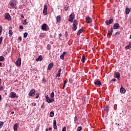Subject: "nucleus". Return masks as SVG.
Wrapping results in <instances>:
<instances>
[{"mask_svg":"<svg viewBox=\"0 0 131 131\" xmlns=\"http://www.w3.org/2000/svg\"><path fill=\"white\" fill-rule=\"evenodd\" d=\"M46 100L47 102H48L49 104H50V103H53V102L55 101V99H50V97H49V95L46 96Z\"/></svg>","mask_w":131,"mask_h":131,"instance_id":"obj_1","label":"nucleus"},{"mask_svg":"<svg viewBox=\"0 0 131 131\" xmlns=\"http://www.w3.org/2000/svg\"><path fill=\"white\" fill-rule=\"evenodd\" d=\"M4 17L5 19H8V21H12V17H11V15H10V14H9V13H6L4 15Z\"/></svg>","mask_w":131,"mask_h":131,"instance_id":"obj_2","label":"nucleus"},{"mask_svg":"<svg viewBox=\"0 0 131 131\" xmlns=\"http://www.w3.org/2000/svg\"><path fill=\"white\" fill-rule=\"evenodd\" d=\"M85 20L86 23L88 24H91L93 22V20L92 19V18L90 17L89 16H86L85 17Z\"/></svg>","mask_w":131,"mask_h":131,"instance_id":"obj_3","label":"nucleus"},{"mask_svg":"<svg viewBox=\"0 0 131 131\" xmlns=\"http://www.w3.org/2000/svg\"><path fill=\"white\" fill-rule=\"evenodd\" d=\"M43 14V15H48V6H47L46 5H44Z\"/></svg>","mask_w":131,"mask_h":131,"instance_id":"obj_4","label":"nucleus"},{"mask_svg":"<svg viewBox=\"0 0 131 131\" xmlns=\"http://www.w3.org/2000/svg\"><path fill=\"white\" fill-rule=\"evenodd\" d=\"M74 14H71L70 16H69V18L68 19V21H69L70 22H71V23H72L73 22V20L74 19Z\"/></svg>","mask_w":131,"mask_h":131,"instance_id":"obj_5","label":"nucleus"},{"mask_svg":"<svg viewBox=\"0 0 131 131\" xmlns=\"http://www.w3.org/2000/svg\"><path fill=\"white\" fill-rule=\"evenodd\" d=\"M34 95H35V89L31 90L29 93V96L32 97V96H34Z\"/></svg>","mask_w":131,"mask_h":131,"instance_id":"obj_6","label":"nucleus"},{"mask_svg":"<svg viewBox=\"0 0 131 131\" xmlns=\"http://www.w3.org/2000/svg\"><path fill=\"white\" fill-rule=\"evenodd\" d=\"M15 64L16 65V66H17V67H20V66H21V58H18V59L15 62Z\"/></svg>","mask_w":131,"mask_h":131,"instance_id":"obj_7","label":"nucleus"},{"mask_svg":"<svg viewBox=\"0 0 131 131\" xmlns=\"http://www.w3.org/2000/svg\"><path fill=\"white\" fill-rule=\"evenodd\" d=\"M48 25L46 24H43L41 26V29L43 30V31H47L48 30Z\"/></svg>","mask_w":131,"mask_h":131,"instance_id":"obj_8","label":"nucleus"},{"mask_svg":"<svg viewBox=\"0 0 131 131\" xmlns=\"http://www.w3.org/2000/svg\"><path fill=\"white\" fill-rule=\"evenodd\" d=\"M112 23H113V19H110L108 20H106L105 21L106 25H110V24H112Z\"/></svg>","mask_w":131,"mask_h":131,"instance_id":"obj_9","label":"nucleus"},{"mask_svg":"<svg viewBox=\"0 0 131 131\" xmlns=\"http://www.w3.org/2000/svg\"><path fill=\"white\" fill-rule=\"evenodd\" d=\"M16 96H17V94L15 92H11L10 93V98L11 99H14V98H16Z\"/></svg>","mask_w":131,"mask_h":131,"instance_id":"obj_10","label":"nucleus"},{"mask_svg":"<svg viewBox=\"0 0 131 131\" xmlns=\"http://www.w3.org/2000/svg\"><path fill=\"white\" fill-rule=\"evenodd\" d=\"M10 6L12 9H14L17 6V2H10Z\"/></svg>","mask_w":131,"mask_h":131,"instance_id":"obj_11","label":"nucleus"},{"mask_svg":"<svg viewBox=\"0 0 131 131\" xmlns=\"http://www.w3.org/2000/svg\"><path fill=\"white\" fill-rule=\"evenodd\" d=\"M61 19H62V17H61V15H58L56 17V22H57V23H61Z\"/></svg>","mask_w":131,"mask_h":131,"instance_id":"obj_12","label":"nucleus"},{"mask_svg":"<svg viewBox=\"0 0 131 131\" xmlns=\"http://www.w3.org/2000/svg\"><path fill=\"white\" fill-rule=\"evenodd\" d=\"M18 127H19V124L16 123L13 126L14 131H17L18 129Z\"/></svg>","mask_w":131,"mask_h":131,"instance_id":"obj_13","label":"nucleus"},{"mask_svg":"<svg viewBox=\"0 0 131 131\" xmlns=\"http://www.w3.org/2000/svg\"><path fill=\"white\" fill-rule=\"evenodd\" d=\"M62 72V69H59L58 72L56 74V77H60L61 76V73Z\"/></svg>","mask_w":131,"mask_h":131,"instance_id":"obj_14","label":"nucleus"},{"mask_svg":"<svg viewBox=\"0 0 131 131\" xmlns=\"http://www.w3.org/2000/svg\"><path fill=\"white\" fill-rule=\"evenodd\" d=\"M115 74L118 80H120V73L119 72H116Z\"/></svg>","mask_w":131,"mask_h":131,"instance_id":"obj_15","label":"nucleus"},{"mask_svg":"<svg viewBox=\"0 0 131 131\" xmlns=\"http://www.w3.org/2000/svg\"><path fill=\"white\" fill-rule=\"evenodd\" d=\"M120 92L121 94H125L126 91L125 89L122 86L120 89Z\"/></svg>","mask_w":131,"mask_h":131,"instance_id":"obj_16","label":"nucleus"},{"mask_svg":"<svg viewBox=\"0 0 131 131\" xmlns=\"http://www.w3.org/2000/svg\"><path fill=\"white\" fill-rule=\"evenodd\" d=\"M113 32V28H111V30L108 31L107 35L111 36V35H112Z\"/></svg>","mask_w":131,"mask_h":131,"instance_id":"obj_17","label":"nucleus"},{"mask_svg":"<svg viewBox=\"0 0 131 131\" xmlns=\"http://www.w3.org/2000/svg\"><path fill=\"white\" fill-rule=\"evenodd\" d=\"M53 66H54V63H50L48 67V70H51L52 68H53Z\"/></svg>","mask_w":131,"mask_h":131,"instance_id":"obj_18","label":"nucleus"},{"mask_svg":"<svg viewBox=\"0 0 131 131\" xmlns=\"http://www.w3.org/2000/svg\"><path fill=\"white\" fill-rule=\"evenodd\" d=\"M104 110H105L106 113H108L109 110H110V106H109V105H106L104 106Z\"/></svg>","mask_w":131,"mask_h":131,"instance_id":"obj_19","label":"nucleus"},{"mask_svg":"<svg viewBox=\"0 0 131 131\" xmlns=\"http://www.w3.org/2000/svg\"><path fill=\"white\" fill-rule=\"evenodd\" d=\"M67 53L66 52H63V53L60 55V59L61 60H64V57H65V55H66Z\"/></svg>","mask_w":131,"mask_h":131,"instance_id":"obj_20","label":"nucleus"},{"mask_svg":"<svg viewBox=\"0 0 131 131\" xmlns=\"http://www.w3.org/2000/svg\"><path fill=\"white\" fill-rule=\"evenodd\" d=\"M36 61L38 62V61H42V56L39 55L37 58H36Z\"/></svg>","mask_w":131,"mask_h":131,"instance_id":"obj_21","label":"nucleus"},{"mask_svg":"<svg viewBox=\"0 0 131 131\" xmlns=\"http://www.w3.org/2000/svg\"><path fill=\"white\" fill-rule=\"evenodd\" d=\"M119 27V24L118 23H115L113 26L114 29H117Z\"/></svg>","mask_w":131,"mask_h":131,"instance_id":"obj_22","label":"nucleus"},{"mask_svg":"<svg viewBox=\"0 0 131 131\" xmlns=\"http://www.w3.org/2000/svg\"><path fill=\"white\" fill-rule=\"evenodd\" d=\"M95 84L96 85H101L102 84V83H101V81L100 80H96L94 82Z\"/></svg>","mask_w":131,"mask_h":131,"instance_id":"obj_23","label":"nucleus"},{"mask_svg":"<svg viewBox=\"0 0 131 131\" xmlns=\"http://www.w3.org/2000/svg\"><path fill=\"white\" fill-rule=\"evenodd\" d=\"M130 12V9H129L128 8H126L125 9L126 15H128V14H129Z\"/></svg>","mask_w":131,"mask_h":131,"instance_id":"obj_24","label":"nucleus"},{"mask_svg":"<svg viewBox=\"0 0 131 131\" xmlns=\"http://www.w3.org/2000/svg\"><path fill=\"white\" fill-rule=\"evenodd\" d=\"M129 49H131V42H129L128 46L125 47V50H128Z\"/></svg>","mask_w":131,"mask_h":131,"instance_id":"obj_25","label":"nucleus"},{"mask_svg":"<svg viewBox=\"0 0 131 131\" xmlns=\"http://www.w3.org/2000/svg\"><path fill=\"white\" fill-rule=\"evenodd\" d=\"M83 31H84V30H83V29H80L77 33V35H79L80 34V33H82V32H83Z\"/></svg>","mask_w":131,"mask_h":131,"instance_id":"obj_26","label":"nucleus"},{"mask_svg":"<svg viewBox=\"0 0 131 131\" xmlns=\"http://www.w3.org/2000/svg\"><path fill=\"white\" fill-rule=\"evenodd\" d=\"M81 61L82 63H84V62L85 61V56H84V55L82 56Z\"/></svg>","mask_w":131,"mask_h":131,"instance_id":"obj_27","label":"nucleus"},{"mask_svg":"<svg viewBox=\"0 0 131 131\" xmlns=\"http://www.w3.org/2000/svg\"><path fill=\"white\" fill-rule=\"evenodd\" d=\"M54 115H55V113H54V112H51L50 113V117H54Z\"/></svg>","mask_w":131,"mask_h":131,"instance_id":"obj_28","label":"nucleus"},{"mask_svg":"<svg viewBox=\"0 0 131 131\" xmlns=\"http://www.w3.org/2000/svg\"><path fill=\"white\" fill-rule=\"evenodd\" d=\"M77 24H78L77 20H74V21H73V26H77Z\"/></svg>","mask_w":131,"mask_h":131,"instance_id":"obj_29","label":"nucleus"},{"mask_svg":"<svg viewBox=\"0 0 131 131\" xmlns=\"http://www.w3.org/2000/svg\"><path fill=\"white\" fill-rule=\"evenodd\" d=\"M50 97H51V99H54V97H55V94L54 93V92H52L51 93Z\"/></svg>","mask_w":131,"mask_h":131,"instance_id":"obj_30","label":"nucleus"},{"mask_svg":"<svg viewBox=\"0 0 131 131\" xmlns=\"http://www.w3.org/2000/svg\"><path fill=\"white\" fill-rule=\"evenodd\" d=\"M72 29H73V31H75L77 29V26H73Z\"/></svg>","mask_w":131,"mask_h":131,"instance_id":"obj_31","label":"nucleus"},{"mask_svg":"<svg viewBox=\"0 0 131 131\" xmlns=\"http://www.w3.org/2000/svg\"><path fill=\"white\" fill-rule=\"evenodd\" d=\"M69 6L68 5L64 6V10L66 12H67V10H69Z\"/></svg>","mask_w":131,"mask_h":131,"instance_id":"obj_32","label":"nucleus"},{"mask_svg":"<svg viewBox=\"0 0 131 131\" xmlns=\"http://www.w3.org/2000/svg\"><path fill=\"white\" fill-rule=\"evenodd\" d=\"M4 123L3 121H0V129L4 126Z\"/></svg>","mask_w":131,"mask_h":131,"instance_id":"obj_33","label":"nucleus"},{"mask_svg":"<svg viewBox=\"0 0 131 131\" xmlns=\"http://www.w3.org/2000/svg\"><path fill=\"white\" fill-rule=\"evenodd\" d=\"M28 36V33L27 32H25L24 33V37L25 38H26V37H27Z\"/></svg>","mask_w":131,"mask_h":131,"instance_id":"obj_34","label":"nucleus"},{"mask_svg":"<svg viewBox=\"0 0 131 131\" xmlns=\"http://www.w3.org/2000/svg\"><path fill=\"white\" fill-rule=\"evenodd\" d=\"M67 83V80H65L64 81L63 86V90L65 89V86L66 85V84Z\"/></svg>","mask_w":131,"mask_h":131,"instance_id":"obj_35","label":"nucleus"},{"mask_svg":"<svg viewBox=\"0 0 131 131\" xmlns=\"http://www.w3.org/2000/svg\"><path fill=\"white\" fill-rule=\"evenodd\" d=\"M82 129V127H81V126H78L77 127L78 131H81Z\"/></svg>","mask_w":131,"mask_h":131,"instance_id":"obj_36","label":"nucleus"},{"mask_svg":"<svg viewBox=\"0 0 131 131\" xmlns=\"http://www.w3.org/2000/svg\"><path fill=\"white\" fill-rule=\"evenodd\" d=\"M51 45L48 44V45H47V50H51Z\"/></svg>","mask_w":131,"mask_h":131,"instance_id":"obj_37","label":"nucleus"},{"mask_svg":"<svg viewBox=\"0 0 131 131\" xmlns=\"http://www.w3.org/2000/svg\"><path fill=\"white\" fill-rule=\"evenodd\" d=\"M9 34H10V35H13V31H12V30H9Z\"/></svg>","mask_w":131,"mask_h":131,"instance_id":"obj_38","label":"nucleus"},{"mask_svg":"<svg viewBox=\"0 0 131 131\" xmlns=\"http://www.w3.org/2000/svg\"><path fill=\"white\" fill-rule=\"evenodd\" d=\"M3 32V27L2 26H0V35L2 34V33Z\"/></svg>","mask_w":131,"mask_h":131,"instance_id":"obj_39","label":"nucleus"},{"mask_svg":"<svg viewBox=\"0 0 131 131\" xmlns=\"http://www.w3.org/2000/svg\"><path fill=\"white\" fill-rule=\"evenodd\" d=\"M77 120H78V119H77V117L75 116L74 118V122L75 123H76V122L77 121Z\"/></svg>","mask_w":131,"mask_h":131,"instance_id":"obj_40","label":"nucleus"},{"mask_svg":"<svg viewBox=\"0 0 131 131\" xmlns=\"http://www.w3.org/2000/svg\"><path fill=\"white\" fill-rule=\"evenodd\" d=\"M5 60V57L4 56H0V61H4Z\"/></svg>","mask_w":131,"mask_h":131,"instance_id":"obj_41","label":"nucleus"},{"mask_svg":"<svg viewBox=\"0 0 131 131\" xmlns=\"http://www.w3.org/2000/svg\"><path fill=\"white\" fill-rule=\"evenodd\" d=\"M23 24L24 25H27V24H28V23L26 21V19L24 20Z\"/></svg>","mask_w":131,"mask_h":131,"instance_id":"obj_42","label":"nucleus"},{"mask_svg":"<svg viewBox=\"0 0 131 131\" xmlns=\"http://www.w3.org/2000/svg\"><path fill=\"white\" fill-rule=\"evenodd\" d=\"M3 36H1V37H0V45H2V41H3Z\"/></svg>","mask_w":131,"mask_h":131,"instance_id":"obj_43","label":"nucleus"},{"mask_svg":"<svg viewBox=\"0 0 131 131\" xmlns=\"http://www.w3.org/2000/svg\"><path fill=\"white\" fill-rule=\"evenodd\" d=\"M53 122L54 125H57V121H56V120H54Z\"/></svg>","mask_w":131,"mask_h":131,"instance_id":"obj_44","label":"nucleus"},{"mask_svg":"<svg viewBox=\"0 0 131 131\" xmlns=\"http://www.w3.org/2000/svg\"><path fill=\"white\" fill-rule=\"evenodd\" d=\"M38 97H39V94L36 93V99H38Z\"/></svg>","mask_w":131,"mask_h":131,"instance_id":"obj_45","label":"nucleus"},{"mask_svg":"<svg viewBox=\"0 0 131 131\" xmlns=\"http://www.w3.org/2000/svg\"><path fill=\"white\" fill-rule=\"evenodd\" d=\"M53 127H54V129H57V125H53Z\"/></svg>","mask_w":131,"mask_h":131,"instance_id":"obj_46","label":"nucleus"},{"mask_svg":"<svg viewBox=\"0 0 131 131\" xmlns=\"http://www.w3.org/2000/svg\"><path fill=\"white\" fill-rule=\"evenodd\" d=\"M69 82H70V83H72V78H70Z\"/></svg>","mask_w":131,"mask_h":131,"instance_id":"obj_47","label":"nucleus"},{"mask_svg":"<svg viewBox=\"0 0 131 131\" xmlns=\"http://www.w3.org/2000/svg\"><path fill=\"white\" fill-rule=\"evenodd\" d=\"M11 3H17V0H11L10 2Z\"/></svg>","mask_w":131,"mask_h":131,"instance_id":"obj_48","label":"nucleus"},{"mask_svg":"<svg viewBox=\"0 0 131 131\" xmlns=\"http://www.w3.org/2000/svg\"><path fill=\"white\" fill-rule=\"evenodd\" d=\"M62 131H66V127H63L62 128Z\"/></svg>","mask_w":131,"mask_h":131,"instance_id":"obj_49","label":"nucleus"},{"mask_svg":"<svg viewBox=\"0 0 131 131\" xmlns=\"http://www.w3.org/2000/svg\"><path fill=\"white\" fill-rule=\"evenodd\" d=\"M19 29H23V26H22V25L19 26Z\"/></svg>","mask_w":131,"mask_h":131,"instance_id":"obj_50","label":"nucleus"},{"mask_svg":"<svg viewBox=\"0 0 131 131\" xmlns=\"http://www.w3.org/2000/svg\"><path fill=\"white\" fill-rule=\"evenodd\" d=\"M4 90V87L3 86H0V91H3Z\"/></svg>","mask_w":131,"mask_h":131,"instance_id":"obj_51","label":"nucleus"},{"mask_svg":"<svg viewBox=\"0 0 131 131\" xmlns=\"http://www.w3.org/2000/svg\"><path fill=\"white\" fill-rule=\"evenodd\" d=\"M45 106V103L43 102L42 104L41 105V108H43Z\"/></svg>","mask_w":131,"mask_h":131,"instance_id":"obj_52","label":"nucleus"},{"mask_svg":"<svg viewBox=\"0 0 131 131\" xmlns=\"http://www.w3.org/2000/svg\"><path fill=\"white\" fill-rule=\"evenodd\" d=\"M112 81H116V79H115V78L112 79Z\"/></svg>","mask_w":131,"mask_h":131,"instance_id":"obj_53","label":"nucleus"},{"mask_svg":"<svg viewBox=\"0 0 131 131\" xmlns=\"http://www.w3.org/2000/svg\"><path fill=\"white\" fill-rule=\"evenodd\" d=\"M19 40H22V37H19Z\"/></svg>","mask_w":131,"mask_h":131,"instance_id":"obj_54","label":"nucleus"},{"mask_svg":"<svg viewBox=\"0 0 131 131\" xmlns=\"http://www.w3.org/2000/svg\"><path fill=\"white\" fill-rule=\"evenodd\" d=\"M20 17H21V18H24V16L22 14L20 15Z\"/></svg>","mask_w":131,"mask_h":131,"instance_id":"obj_55","label":"nucleus"},{"mask_svg":"<svg viewBox=\"0 0 131 131\" xmlns=\"http://www.w3.org/2000/svg\"><path fill=\"white\" fill-rule=\"evenodd\" d=\"M52 127H50V128H49V130H52Z\"/></svg>","mask_w":131,"mask_h":131,"instance_id":"obj_56","label":"nucleus"},{"mask_svg":"<svg viewBox=\"0 0 131 131\" xmlns=\"http://www.w3.org/2000/svg\"><path fill=\"white\" fill-rule=\"evenodd\" d=\"M59 36H60V37H62V34H59Z\"/></svg>","mask_w":131,"mask_h":131,"instance_id":"obj_57","label":"nucleus"},{"mask_svg":"<svg viewBox=\"0 0 131 131\" xmlns=\"http://www.w3.org/2000/svg\"><path fill=\"white\" fill-rule=\"evenodd\" d=\"M2 100V95H0V101Z\"/></svg>","mask_w":131,"mask_h":131,"instance_id":"obj_58","label":"nucleus"},{"mask_svg":"<svg viewBox=\"0 0 131 131\" xmlns=\"http://www.w3.org/2000/svg\"><path fill=\"white\" fill-rule=\"evenodd\" d=\"M2 62H0V67H2Z\"/></svg>","mask_w":131,"mask_h":131,"instance_id":"obj_59","label":"nucleus"},{"mask_svg":"<svg viewBox=\"0 0 131 131\" xmlns=\"http://www.w3.org/2000/svg\"><path fill=\"white\" fill-rule=\"evenodd\" d=\"M48 130H49V129L48 128H46V131H48Z\"/></svg>","mask_w":131,"mask_h":131,"instance_id":"obj_60","label":"nucleus"},{"mask_svg":"<svg viewBox=\"0 0 131 131\" xmlns=\"http://www.w3.org/2000/svg\"><path fill=\"white\" fill-rule=\"evenodd\" d=\"M11 114H14V112H12Z\"/></svg>","mask_w":131,"mask_h":131,"instance_id":"obj_61","label":"nucleus"},{"mask_svg":"<svg viewBox=\"0 0 131 131\" xmlns=\"http://www.w3.org/2000/svg\"><path fill=\"white\" fill-rule=\"evenodd\" d=\"M0 82H2V79L0 78Z\"/></svg>","mask_w":131,"mask_h":131,"instance_id":"obj_62","label":"nucleus"},{"mask_svg":"<svg viewBox=\"0 0 131 131\" xmlns=\"http://www.w3.org/2000/svg\"><path fill=\"white\" fill-rule=\"evenodd\" d=\"M116 35H117V32L115 33Z\"/></svg>","mask_w":131,"mask_h":131,"instance_id":"obj_63","label":"nucleus"},{"mask_svg":"<svg viewBox=\"0 0 131 131\" xmlns=\"http://www.w3.org/2000/svg\"><path fill=\"white\" fill-rule=\"evenodd\" d=\"M129 38H130V39H131V34L130 35V37Z\"/></svg>","mask_w":131,"mask_h":131,"instance_id":"obj_64","label":"nucleus"}]
</instances>
